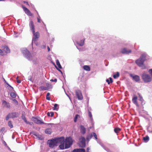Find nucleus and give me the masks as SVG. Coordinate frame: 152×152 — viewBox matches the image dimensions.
Segmentation results:
<instances>
[{
	"instance_id": "f03ea898",
	"label": "nucleus",
	"mask_w": 152,
	"mask_h": 152,
	"mask_svg": "<svg viewBox=\"0 0 152 152\" xmlns=\"http://www.w3.org/2000/svg\"><path fill=\"white\" fill-rule=\"evenodd\" d=\"M146 55L145 54H142L139 58L135 62L136 64L142 69L146 68V66L144 64V62L145 60Z\"/></svg>"
},
{
	"instance_id": "9b49d317",
	"label": "nucleus",
	"mask_w": 152,
	"mask_h": 152,
	"mask_svg": "<svg viewBox=\"0 0 152 152\" xmlns=\"http://www.w3.org/2000/svg\"><path fill=\"white\" fill-rule=\"evenodd\" d=\"M22 7L25 12V13L28 16H32L33 15L32 14L31 12L26 7L22 6Z\"/></svg>"
},
{
	"instance_id": "393cba45",
	"label": "nucleus",
	"mask_w": 152,
	"mask_h": 152,
	"mask_svg": "<svg viewBox=\"0 0 152 152\" xmlns=\"http://www.w3.org/2000/svg\"><path fill=\"white\" fill-rule=\"evenodd\" d=\"M121 130V129L118 127L114 129V132L116 133H119Z\"/></svg>"
},
{
	"instance_id": "8fccbe9b",
	"label": "nucleus",
	"mask_w": 152,
	"mask_h": 152,
	"mask_svg": "<svg viewBox=\"0 0 152 152\" xmlns=\"http://www.w3.org/2000/svg\"><path fill=\"white\" fill-rule=\"evenodd\" d=\"M24 121L26 123H29V122H28L27 121V120H26V118H25L24 119Z\"/></svg>"
},
{
	"instance_id": "a878e982",
	"label": "nucleus",
	"mask_w": 152,
	"mask_h": 152,
	"mask_svg": "<svg viewBox=\"0 0 152 152\" xmlns=\"http://www.w3.org/2000/svg\"><path fill=\"white\" fill-rule=\"evenodd\" d=\"M39 89L40 91L46 90L48 89V88L46 87L41 86L39 87Z\"/></svg>"
},
{
	"instance_id": "a18cd8bd",
	"label": "nucleus",
	"mask_w": 152,
	"mask_h": 152,
	"mask_svg": "<svg viewBox=\"0 0 152 152\" xmlns=\"http://www.w3.org/2000/svg\"><path fill=\"white\" fill-rule=\"evenodd\" d=\"M50 80L52 82L54 81L55 82H56L57 81V80L56 79H55L54 80L51 79Z\"/></svg>"
},
{
	"instance_id": "dca6fc26",
	"label": "nucleus",
	"mask_w": 152,
	"mask_h": 152,
	"mask_svg": "<svg viewBox=\"0 0 152 152\" xmlns=\"http://www.w3.org/2000/svg\"><path fill=\"white\" fill-rule=\"evenodd\" d=\"M131 76L132 78L136 82L139 81L140 80V77L137 75L133 76L132 75H131Z\"/></svg>"
},
{
	"instance_id": "58836bf2",
	"label": "nucleus",
	"mask_w": 152,
	"mask_h": 152,
	"mask_svg": "<svg viewBox=\"0 0 152 152\" xmlns=\"http://www.w3.org/2000/svg\"><path fill=\"white\" fill-rule=\"evenodd\" d=\"M12 100L14 102L15 104V105H18V101L15 99H12Z\"/></svg>"
},
{
	"instance_id": "5fc2aeb1",
	"label": "nucleus",
	"mask_w": 152,
	"mask_h": 152,
	"mask_svg": "<svg viewBox=\"0 0 152 152\" xmlns=\"http://www.w3.org/2000/svg\"><path fill=\"white\" fill-rule=\"evenodd\" d=\"M34 135H35L37 137V136H39V135H38V134L37 135V134H34Z\"/></svg>"
},
{
	"instance_id": "f704fd0d",
	"label": "nucleus",
	"mask_w": 152,
	"mask_h": 152,
	"mask_svg": "<svg viewBox=\"0 0 152 152\" xmlns=\"http://www.w3.org/2000/svg\"><path fill=\"white\" fill-rule=\"evenodd\" d=\"M50 95V93H48L46 95V99L48 100H50V97L49 96Z\"/></svg>"
},
{
	"instance_id": "a211bd4d",
	"label": "nucleus",
	"mask_w": 152,
	"mask_h": 152,
	"mask_svg": "<svg viewBox=\"0 0 152 152\" xmlns=\"http://www.w3.org/2000/svg\"><path fill=\"white\" fill-rule=\"evenodd\" d=\"M80 128L81 129V132L83 134H84L86 133V129L84 126L83 125H81L80 126Z\"/></svg>"
},
{
	"instance_id": "aec40b11",
	"label": "nucleus",
	"mask_w": 152,
	"mask_h": 152,
	"mask_svg": "<svg viewBox=\"0 0 152 152\" xmlns=\"http://www.w3.org/2000/svg\"><path fill=\"white\" fill-rule=\"evenodd\" d=\"M80 118V115H79L78 114L76 115H75V118H74V122L75 123L77 121V119Z\"/></svg>"
},
{
	"instance_id": "6ab92c4d",
	"label": "nucleus",
	"mask_w": 152,
	"mask_h": 152,
	"mask_svg": "<svg viewBox=\"0 0 152 152\" xmlns=\"http://www.w3.org/2000/svg\"><path fill=\"white\" fill-rule=\"evenodd\" d=\"M83 69L87 71H90V67L87 65H85L83 66Z\"/></svg>"
},
{
	"instance_id": "ea45409f",
	"label": "nucleus",
	"mask_w": 152,
	"mask_h": 152,
	"mask_svg": "<svg viewBox=\"0 0 152 152\" xmlns=\"http://www.w3.org/2000/svg\"><path fill=\"white\" fill-rule=\"evenodd\" d=\"M18 77L17 76L16 77V81H17V82L18 83H21V81L20 80H19L18 79Z\"/></svg>"
},
{
	"instance_id": "603ef678",
	"label": "nucleus",
	"mask_w": 152,
	"mask_h": 152,
	"mask_svg": "<svg viewBox=\"0 0 152 152\" xmlns=\"http://www.w3.org/2000/svg\"><path fill=\"white\" fill-rule=\"evenodd\" d=\"M48 124V125H52L53 124H51V123H49V124Z\"/></svg>"
},
{
	"instance_id": "5701e85b",
	"label": "nucleus",
	"mask_w": 152,
	"mask_h": 152,
	"mask_svg": "<svg viewBox=\"0 0 152 152\" xmlns=\"http://www.w3.org/2000/svg\"><path fill=\"white\" fill-rule=\"evenodd\" d=\"M5 130V128L4 127H3L0 129V136L1 135H3V136L4 135V134L3 132Z\"/></svg>"
},
{
	"instance_id": "bb28decb",
	"label": "nucleus",
	"mask_w": 152,
	"mask_h": 152,
	"mask_svg": "<svg viewBox=\"0 0 152 152\" xmlns=\"http://www.w3.org/2000/svg\"><path fill=\"white\" fill-rule=\"evenodd\" d=\"M56 63L59 68L60 69H61L62 68V67H61V66L60 64V63L58 59H57L56 60Z\"/></svg>"
},
{
	"instance_id": "4be33fe9",
	"label": "nucleus",
	"mask_w": 152,
	"mask_h": 152,
	"mask_svg": "<svg viewBox=\"0 0 152 152\" xmlns=\"http://www.w3.org/2000/svg\"><path fill=\"white\" fill-rule=\"evenodd\" d=\"M143 140L144 142H147L149 140V138L148 136H146L143 137Z\"/></svg>"
},
{
	"instance_id": "bf43d9fd",
	"label": "nucleus",
	"mask_w": 152,
	"mask_h": 152,
	"mask_svg": "<svg viewBox=\"0 0 152 152\" xmlns=\"http://www.w3.org/2000/svg\"><path fill=\"white\" fill-rule=\"evenodd\" d=\"M40 139H41V138H40V137H38Z\"/></svg>"
},
{
	"instance_id": "7ed1b4c3",
	"label": "nucleus",
	"mask_w": 152,
	"mask_h": 152,
	"mask_svg": "<svg viewBox=\"0 0 152 152\" xmlns=\"http://www.w3.org/2000/svg\"><path fill=\"white\" fill-rule=\"evenodd\" d=\"M72 138L71 137L66 138L65 141H64V143H65V145H64V149L69 148L72 144Z\"/></svg>"
},
{
	"instance_id": "c85d7f7f",
	"label": "nucleus",
	"mask_w": 152,
	"mask_h": 152,
	"mask_svg": "<svg viewBox=\"0 0 152 152\" xmlns=\"http://www.w3.org/2000/svg\"><path fill=\"white\" fill-rule=\"evenodd\" d=\"M119 73L118 72H117L116 74L113 75V77L114 78L116 79L119 76Z\"/></svg>"
},
{
	"instance_id": "2eb2a0df",
	"label": "nucleus",
	"mask_w": 152,
	"mask_h": 152,
	"mask_svg": "<svg viewBox=\"0 0 152 152\" xmlns=\"http://www.w3.org/2000/svg\"><path fill=\"white\" fill-rule=\"evenodd\" d=\"M123 54H128L131 52V50H127L126 48H124L122 49L121 52Z\"/></svg>"
},
{
	"instance_id": "3c124183",
	"label": "nucleus",
	"mask_w": 152,
	"mask_h": 152,
	"mask_svg": "<svg viewBox=\"0 0 152 152\" xmlns=\"http://www.w3.org/2000/svg\"><path fill=\"white\" fill-rule=\"evenodd\" d=\"M47 49L48 50V52H49L50 51V48H49V46H48L47 47Z\"/></svg>"
},
{
	"instance_id": "13d9d810",
	"label": "nucleus",
	"mask_w": 152,
	"mask_h": 152,
	"mask_svg": "<svg viewBox=\"0 0 152 152\" xmlns=\"http://www.w3.org/2000/svg\"><path fill=\"white\" fill-rule=\"evenodd\" d=\"M5 0H0V1H4Z\"/></svg>"
},
{
	"instance_id": "c9c22d12",
	"label": "nucleus",
	"mask_w": 152,
	"mask_h": 152,
	"mask_svg": "<svg viewBox=\"0 0 152 152\" xmlns=\"http://www.w3.org/2000/svg\"><path fill=\"white\" fill-rule=\"evenodd\" d=\"M88 116L90 118V119L91 120H92V119H93L92 116V114H91V112L89 111L88 112Z\"/></svg>"
},
{
	"instance_id": "9d476101",
	"label": "nucleus",
	"mask_w": 152,
	"mask_h": 152,
	"mask_svg": "<svg viewBox=\"0 0 152 152\" xmlns=\"http://www.w3.org/2000/svg\"><path fill=\"white\" fill-rule=\"evenodd\" d=\"M33 34L34 37L32 39V41L35 42L37 41L39 37V34L38 32H37L35 33V31L34 33H33Z\"/></svg>"
},
{
	"instance_id": "ddd939ff",
	"label": "nucleus",
	"mask_w": 152,
	"mask_h": 152,
	"mask_svg": "<svg viewBox=\"0 0 152 152\" xmlns=\"http://www.w3.org/2000/svg\"><path fill=\"white\" fill-rule=\"evenodd\" d=\"M29 25L30 28L32 31V33H34L35 31L33 21H31L30 22Z\"/></svg>"
},
{
	"instance_id": "c756f323",
	"label": "nucleus",
	"mask_w": 152,
	"mask_h": 152,
	"mask_svg": "<svg viewBox=\"0 0 152 152\" xmlns=\"http://www.w3.org/2000/svg\"><path fill=\"white\" fill-rule=\"evenodd\" d=\"M4 50H5L6 53H10V49L7 47H6L4 48Z\"/></svg>"
},
{
	"instance_id": "f257e3e1",
	"label": "nucleus",
	"mask_w": 152,
	"mask_h": 152,
	"mask_svg": "<svg viewBox=\"0 0 152 152\" xmlns=\"http://www.w3.org/2000/svg\"><path fill=\"white\" fill-rule=\"evenodd\" d=\"M47 143L48 144L49 147L51 148H53L55 146H57L58 143H60V144L59 146L60 148L62 150L64 149V137L48 140Z\"/></svg>"
},
{
	"instance_id": "de8ad7c7",
	"label": "nucleus",
	"mask_w": 152,
	"mask_h": 152,
	"mask_svg": "<svg viewBox=\"0 0 152 152\" xmlns=\"http://www.w3.org/2000/svg\"><path fill=\"white\" fill-rule=\"evenodd\" d=\"M109 79H110V83H112L113 82V80H112V78L110 77Z\"/></svg>"
},
{
	"instance_id": "e433bc0d",
	"label": "nucleus",
	"mask_w": 152,
	"mask_h": 152,
	"mask_svg": "<svg viewBox=\"0 0 152 152\" xmlns=\"http://www.w3.org/2000/svg\"><path fill=\"white\" fill-rule=\"evenodd\" d=\"M58 106L57 104H55L54 105V107H53V109L54 110H56L57 109V107Z\"/></svg>"
},
{
	"instance_id": "f8f14e48",
	"label": "nucleus",
	"mask_w": 152,
	"mask_h": 152,
	"mask_svg": "<svg viewBox=\"0 0 152 152\" xmlns=\"http://www.w3.org/2000/svg\"><path fill=\"white\" fill-rule=\"evenodd\" d=\"M33 121L35 123L39 124H46L42 121L38 119L37 118L34 117L33 118Z\"/></svg>"
},
{
	"instance_id": "4468645a",
	"label": "nucleus",
	"mask_w": 152,
	"mask_h": 152,
	"mask_svg": "<svg viewBox=\"0 0 152 152\" xmlns=\"http://www.w3.org/2000/svg\"><path fill=\"white\" fill-rule=\"evenodd\" d=\"M137 97L136 96H134L132 97V102L137 107H139V105L137 102Z\"/></svg>"
},
{
	"instance_id": "2f4dec72",
	"label": "nucleus",
	"mask_w": 152,
	"mask_h": 152,
	"mask_svg": "<svg viewBox=\"0 0 152 152\" xmlns=\"http://www.w3.org/2000/svg\"><path fill=\"white\" fill-rule=\"evenodd\" d=\"M47 115L48 116H50L52 117L54 115V113L53 112H51L50 113L48 112L47 113Z\"/></svg>"
},
{
	"instance_id": "864d4df0",
	"label": "nucleus",
	"mask_w": 152,
	"mask_h": 152,
	"mask_svg": "<svg viewBox=\"0 0 152 152\" xmlns=\"http://www.w3.org/2000/svg\"><path fill=\"white\" fill-rule=\"evenodd\" d=\"M57 69H58V70L59 71H60V72L61 73H62V72L61 71L60 69H58V68H57Z\"/></svg>"
},
{
	"instance_id": "79ce46f5",
	"label": "nucleus",
	"mask_w": 152,
	"mask_h": 152,
	"mask_svg": "<svg viewBox=\"0 0 152 152\" xmlns=\"http://www.w3.org/2000/svg\"><path fill=\"white\" fill-rule=\"evenodd\" d=\"M37 22L38 23L41 22L40 17L39 16L37 18Z\"/></svg>"
},
{
	"instance_id": "4c0bfd02",
	"label": "nucleus",
	"mask_w": 152,
	"mask_h": 152,
	"mask_svg": "<svg viewBox=\"0 0 152 152\" xmlns=\"http://www.w3.org/2000/svg\"><path fill=\"white\" fill-rule=\"evenodd\" d=\"M92 134H93V136L94 137L95 139L96 140H97V135L94 132H93Z\"/></svg>"
},
{
	"instance_id": "7c9ffc66",
	"label": "nucleus",
	"mask_w": 152,
	"mask_h": 152,
	"mask_svg": "<svg viewBox=\"0 0 152 152\" xmlns=\"http://www.w3.org/2000/svg\"><path fill=\"white\" fill-rule=\"evenodd\" d=\"M10 95L12 98H14L16 97L17 94L14 92H11L10 94Z\"/></svg>"
},
{
	"instance_id": "a19ab883",
	"label": "nucleus",
	"mask_w": 152,
	"mask_h": 152,
	"mask_svg": "<svg viewBox=\"0 0 152 152\" xmlns=\"http://www.w3.org/2000/svg\"><path fill=\"white\" fill-rule=\"evenodd\" d=\"M7 85L10 87V88L9 89L11 91H12L13 90V88L9 84H8L7 83Z\"/></svg>"
},
{
	"instance_id": "0eeeda50",
	"label": "nucleus",
	"mask_w": 152,
	"mask_h": 152,
	"mask_svg": "<svg viewBox=\"0 0 152 152\" xmlns=\"http://www.w3.org/2000/svg\"><path fill=\"white\" fill-rule=\"evenodd\" d=\"M79 145L81 148L85 147L86 146L85 139L84 137H82L79 139Z\"/></svg>"
},
{
	"instance_id": "680f3d73",
	"label": "nucleus",
	"mask_w": 152,
	"mask_h": 152,
	"mask_svg": "<svg viewBox=\"0 0 152 152\" xmlns=\"http://www.w3.org/2000/svg\"><path fill=\"white\" fill-rule=\"evenodd\" d=\"M4 81H5V82L6 81H5V80L4 79Z\"/></svg>"
},
{
	"instance_id": "72a5a7b5",
	"label": "nucleus",
	"mask_w": 152,
	"mask_h": 152,
	"mask_svg": "<svg viewBox=\"0 0 152 152\" xmlns=\"http://www.w3.org/2000/svg\"><path fill=\"white\" fill-rule=\"evenodd\" d=\"M78 45L80 46H82L84 45V40H81L79 43H78Z\"/></svg>"
},
{
	"instance_id": "473e14b6",
	"label": "nucleus",
	"mask_w": 152,
	"mask_h": 152,
	"mask_svg": "<svg viewBox=\"0 0 152 152\" xmlns=\"http://www.w3.org/2000/svg\"><path fill=\"white\" fill-rule=\"evenodd\" d=\"M8 125L10 128H12L13 127V126L11 121H9L8 122Z\"/></svg>"
},
{
	"instance_id": "423d86ee",
	"label": "nucleus",
	"mask_w": 152,
	"mask_h": 152,
	"mask_svg": "<svg viewBox=\"0 0 152 152\" xmlns=\"http://www.w3.org/2000/svg\"><path fill=\"white\" fill-rule=\"evenodd\" d=\"M18 113L13 112L9 113L5 117L6 120L7 121L10 118H16L18 116Z\"/></svg>"
},
{
	"instance_id": "39448f33",
	"label": "nucleus",
	"mask_w": 152,
	"mask_h": 152,
	"mask_svg": "<svg viewBox=\"0 0 152 152\" xmlns=\"http://www.w3.org/2000/svg\"><path fill=\"white\" fill-rule=\"evenodd\" d=\"M22 53L28 60L32 59V56L30 52L26 49H24L22 50Z\"/></svg>"
},
{
	"instance_id": "4d7b16f0",
	"label": "nucleus",
	"mask_w": 152,
	"mask_h": 152,
	"mask_svg": "<svg viewBox=\"0 0 152 152\" xmlns=\"http://www.w3.org/2000/svg\"><path fill=\"white\" fill-rule=\"evenodd\" d=\"M29 123H28V124H31V122H30H30H29Z\"/></svg>"
},
{
	"instance_id": "052dcab7",
	"label": "nucleus",
	"mask_w": 152,
	"mask_h": 152,
	"mask_svg": "<svg viewBox=\"0 0 152 152\" xmlns=\"http://www.w3.org/2000/svg\"><path fill=\"white\" fill-rule=\"evenodd\" d=\"M87 150H89L88 148H87Z\"/></svg>"
},
{
	"instance_id": "1a4fd4ad",
	"label": "nucleus",
	"mask_w": 152,
	"mask_h": 152,
	"mask_svg": "<svg viewBox=\"0 0 152 152\" xmlns=\"http://www.w3.org/2000/svg\"><path fill=\"white\" fill-rule=\"evenodd\" d=\"M76 96L79 100H82L83 99V96L81 91L79 90L75 91Z\"/></svg>"
},
{
	"instance_id": "49530a36",
	"label": "nucleus",
	"mask_w": 152,
	"mask_h": 152,
	"mask_svg": "<svg viewBox=\"0 0 152 152\" xmlns=\"http://www.w3.org/2000/svg\"><path fill=\"white\" fill-rule=\"evenodd\" d=\"M23 3L24 4H26L27 5L29 6V4L28 3L27 1H23Z\"/></svg>"
},
{
	"instance_id": "6e6d98bb",
	"label": "nucleus",
	"mask_w": 152,
	"mask_h": 152,
	"mask_svg": "<svg viewBox=\"0 0 152 152\" xmlns=\"http://www.w3.org/2000/svg\"><path fill=\"white\" fill-rule=\"evenodd\" d=\"M29 80H31V78H30V79H29Z\"/></svg>"
},
{
	"instance_id": "c03bdc74",
	"label": "nucleus",
	"mask_w": 152,
	"mask_h": 152,
	"mask_svg": "<svg viewBox=\"0 0 152 152\" xmlns=\"http://www.w3.org/2000/svg\"><path fill=\"white\" fill-rule=\"evenodd\" d=\"M149 72L151 75L152 78V69H149Z\"/></svg>"
},
{
	"instance_id": "b1692460",
	"label": "nucleus",
	"mask_w": 152,
	"mask_h": 152,
	"mask_svg": "<svg viewBox=\"0 0 152 152\" xmlns=\"http://www.w3.org/2000/svg\"><path fill=\"white\" fill-rule=\"evenodd\" d=\"M93 137V134L91 133V134H89L87 136L86 138V140L89 141L90 139H91Z\"/></svg>"
},
{
	"instance_id": "f3484780",
	"label": "nucleus",
	"mask_w": 152,
	"mask_h": 152,
	"mask_svg": "<svg viewBox=\"0 0 152 152\" xmlns=\"http://www.w3.org/2000/svg\"><path fill=\"white\" fill-rule=\"evenodd\" d=\"M72 152H85V150L83 148L75 149Z\"/></svg>"
},
{
	"instance_id": "cd10ccee",
	"label": "nucleus",
	"mask_w": 152,
	"mask_h": 152,
	"mask_svg": "<svg viewBox=\"0 0 152 152\" xmlns=\"http://www.w3.org/2000/svg\"><path fill=\"white\" fill-rule=\"evenodd\" d=\"M45 132L46 134H50L51 133L50 129H47L45 130Z\"/></svg>"
},
{
	"instance_id": "6e6552de",
	"label": "nucleus",
	"mask_w": 152,
	"mask_h": 152,
	"mask_svg": "<svg viewBox=\"0 0 152 152\" xmlns=\"http://www.w3.org/2000/svg\"><path fill=\"white\" fill-rule=\"evenodd\" d=\"M2 105L3 108H5L9 109H10L11 106L10 103L4 100H2Z\"/></svg>"
},
{
	"instance_id": "412c9836",
	"label": "nucleus",
	"mask_w": 152,
	"mask_h": 152,
	"mask_svg": "<svg viewBox=\"0 0 152 152\" xmlns=\"http://www.w3.org/2000/svg\"><path fill=\"white\" fill-rule=\"evenodd\" d=\"M0 139L2 141L3 143L4 144L5 146H7V144L6 142L3 140V135L0 136Z\"/></svg>"
},
{
	"instance_id": "09e8293b",
	"label": "nucleus",
	"mask_w": 152,
	"mask_h": 152,
	"mask_svg": "<svg viewBox=\"0 0 152 152\" xmlns=\"http://www.w3.org/2000/svg\"><path fill=\"white\" fill-rule=\"evenodd\" d=\"M106 81L107 83L108 84H110V82H109V79H106Z\"/></svg>"
},
{
	"instance_id": "20e7f679",
	"label": "nucleus",
	"mask_w": 152,
	"mask_h": 152,
	"mask_svg": "<svg viewBox=\"0 0 152 152\" xmlns=\"http://www.w3.org/2000/svg\"><path fill=\"white\" fill-rule=\"evenodd\" d=\"M142 78L145 83H148L151 81L152 78L150 76L145 73H143L142 75Z\"/></svg>"
},
{
	"instance_id": "37998d69",
	"label": "nucleus",
	"mask_w": 152,
	"mask_h": 152,
	"mask_svg": "<svg viewBox=\"0 0 152 152\" xmlns=\"http://www.w3.org/2000/svg\"><path fill=\"white\" fill-rule=\"evenodd\" d=\"M4 54V53L2 50L1 49H0V55L3 56Z\"/></svg>"
}]
</instances>
